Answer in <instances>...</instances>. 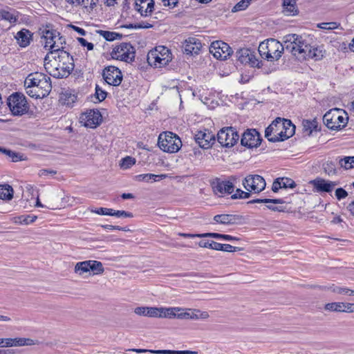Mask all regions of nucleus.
<instances>
[{"label":"nucleus","mask_w":354,"mask_h":354,"mask_svg":"<svg viewBox=\"0 0 354 354\" xmlns=\"http://www.w3.org/2000/svg\"><path fill=\"white\" fill-rule=\"evenodd\" d=\"M209 52L216 59H226L232 55V50L227 43L222 41H215L211 44Z\"/></svg>","instance_id":"obj_14"},{"label":"nucleus","mask_w":354,"mask_h":354,"mask_svg":"<svg viewBox=\"0 0 354 354\" xmlns=\"http://www.w3.org/2000/svg\"><path fill=\"white\" fill-rule=\"evenodd\" d=\"M281 118H277L266 129L265 137L270 141V138L277 137L279 131L281 129Z\"/></svg>","instance_id":"obj_30"},{"label":"nucleus","mask_w":354,"mask_h":354,"mask_svg":"<svg viewBox=\"0 0 354 354\" xmlns=\"http://www.w3.org/2000/svg\"><path fill=\"white\" fill-rule=\"evenodd\" d=\"M200 237L201 238L212 237V238L218 239H223V234H219V233H216V232L204 233V234H201Z\"/></svg>","instance_id":"obj_56"},{"label":"nucleus","mask_w":354,"mask_h":354,"mask_svg":"<svg viewBox=\"0 0 354 354\" xmlns=\"http://www.w3.org/2000/svg\"><path fill=\"white\" fill-rule=\"evenodd\" d=\"M167 177V174L156 175L152 174H140L136 176V179L138 181H145L149 182L150 180L153 181H159L163 180Z\"/></svg>","instance_id":"obj_38"},{"label":"nucleus","mask_w":354,"mask_h":354,"mask_svg":"<svg viewBox=\"0 0 354 354\" xmlns=\"http://www.w3.org/2000/svg\"><path fill=\"white\" fill-rule=\"evenodd\" d=\"M158 145L165 152L176 153L180 149L182 142L176 134L167 131L159 135Z\"/></svg>","instance_id":"obj_7"},{"label":"nucleus","mask_w":354,"mask_h":354,"mask_svg":"<svg viewBox=\"0 0 354 354\" xmlns=\"http://www.w3.org/2000/svg\"><path fill=\"white\" fill-rule=\"evenodd\" d=\"M348 196V193L343 188H337L335 190V196L338 200L346 198Z\"/></svg>","instance_id":"obj_57"},{"label":"nucleus","mask_w":354,"mask_h":354,"mask_svg":"<svg viewBox=\"0 0 354 354\" xmlns=\"http://www.w3.org/2000/svg\"><path fill=\"white\" fill-rule=\"evenodd\" d=\"M37 218V216L35 215H21L15 217L14 222L19 224L28 225L34 223Z\"/></svg>","instance_id":"obj_40"},{"label":"nucleus","mask_w":354,"mask_h":354,"mask_svg":"<svg viewBox=\"0 0 354 354\" xmlns=\"http://www.w3.org/2000/svg\"><path fill=\"white\" fill-rule=\"evenodd\" d=\"M138 353L149 352L151 353L156 354H198L197 351H172V350H147V349H138L133 348L131 350Z\"/></svg>","instance_id":"obj_31"},{"label":"nucleus","mask_w":354,"mask_h":354,"mask_svg":"<svg viewBox=\"0 0 354 354\" xmlns=\"http://www.w3.org/2000/svg\"><path fill=\"white\" fill-rule=\"evenodd\" d=\"M171 59V53L169 50L161 46L151 50L147 55L148 63L156 68H161L167 65Z\"/></svg>","instance_id":"obj_6"},{"label":"nucleus","mask_w":354,"mask_h":354,"mask_svg":"<svg viewBox=\"0 0 354 354\" xmlns=\"http://www.w3.org/2000/svg\"><path fill=\"white\" fill-rule=\"evenodd\" d=\"M344 302H331L324 305V310L332 313H343Z\"/></svg>","instance_id":"obj_39"},{"label":"nucleus","mask_w":354,"mask_h":354,"mask_svg":"<svg viewBox=\"0 0 354 354\" xmlns=\"http://www.w3.org/2000/svg\"><path fill=\"white\" fill-rule=\"evenodd\" d=\"M283 12L287 16H295L299 13L296 0H283Z\"/></svg>","instance_id":"obj_32"},{"label":"nucleus","mask_w":354,"mask_h":354,"mask_svg":"<svg viewBox=\"0 0 354 354\" xmlns=\"http://www.w3.org/2000/svg\"><path fill=\"white\" fill-rule=\"evenodd\" d=\"M14 190L12 186L4 184L0 185V199L10 201L13 198Z\"/></svg>","instance_id":"obj_36"},{"label":"nucleus","mask_w":354,"mask_h":354,"mask_svg":"<svg viewBox=\"0 0 354 354\" xmlns=\"http://www.w3.org/2000/svg\"><path fill=\"white\" fill-rule=\"evenodd\" d=\"M286 50L290 52L299 61L313 59L321 60L326 50L323 45H310L307 44L301 36L296 34L287 35Z\"/></svg>","instance_id":"obj_1"},{"label":"nucleus","mask_w":354,"mask_h":354,"mask_svg":"<svg viewBox=\"0 0 354 354\" xmlns=\"http://www.w3.org/2000/svg\"><path fill=\"white\" fill-rule=\"evenodd\" d=\"M135 48L129 43H121L113 48L111 53V57L115 59L131 62L135 58Z\"/></svg>","instance_id":"obj_10"},{"label":"nucleus","mask_w":354,"mask_h":354,"mask_svg":"<svg viewBox=\"0 0 354 354\" xmlns=\"http://www.w3.org/2000/svg\"><path fill=\"white\" fill-rule=\"evenodd\" d=\"M73 59L66 51H61L58 55H46L44 67L46 71L56 78L68 77L73 70Z\"/></svg>","instance_id":"obj_2"},{"label":"nucleus","mask_w":354,"mask_h":354,"mask_svg":"<svg viewBox=\"0 0 354 354\" xmlns=\"http://www.w3.org/2000/svg\"><path fill=\"white\" fill-rule=\"evenodd\" d=\"M107 93L102 90L98 85L95 86V95L97 99L98 102H102L105 100L106 97Z\"/></svg>","instance_id":"obj_50"},{"label":"nucleus","mask_w":354,"mask_h":354,"mask_svg":"<svg viewBox=\"0 0 354 354\" xmlns=\"http://www.w3.org/2000/svg\"><path fill=\"white\" fill-rule=\"evenodd\" d=\"M100 35H102L107 41H113L117 39H120L122 35L114 32L98 30Z\"/></svg>","instance_id":"obj_43"},{"label":"nucleus","mask_w":354,"mask_h":354,"mask_svg":"<svg viewBox=\"0 0 354 354\" xmlns=\"http://www.w3.org/2000/svg\"><path fill=\"white\" fill-rule=\"evenodd\" d=\"M281 129H284L283 130L285 133L283 138H289L292 137L295 133V125L290 120L287 119H281Z\"/></svg>","instance_id":"obj_37"},{"label":"nucleus","mask_w":354,"mask_h":354,"mask_svg":"<svg viewBox=\"0 0 354 354\" xmlns=\"http://www.w3.org/2000/svg\"><path fill=\"white\" fill-rule=\"evenodd\" d=\"M241 249L239 248L234 247L230 244H222V247L219 251H225L227 252H233L236 251H239Z\"/></svg>","instance_id":"obj_54"},{"label":"nucleus","mask_w":354,"mask_h":354,"mask_svg":"<svg viewBox=\"0 0 354 354\" xmlns=\"http://www.w3.org/2000/svg\"><path fill=\"white\" fill-rule=\"evenodd\" d=\"M317 192H330L337 184L335 182L317 178L310 182Z\"/></svg>","instance_id":"obj_27"},{"label":"nucleus","mask_w":354,"mask_h":354,"mask_svg":"<svg viewBox=\"0 0 354 354\" xmlns=\"http://www.w3.org/2000/svg\"><path fill=\"white\" fill-rule=\"evenodd\" d=\"M339 165L346 169L354 168V156H346L339 161Z\"/></svg>","instance_id":"obj_42"},{"label":"nucleus","mask_w":354,"mask_h":354,"mask_svg":"<svg viewBox=\"0 0 354 354\" xmlns=\"http://www.w3.org/2000/svg\"><path fill=\"white\" fill-rule=\"evenodd\" d=\"M77 41L82 46L86 47L88 50L93 49V44L92 43L88 42L85 39L82 37H78Z\"/></svg>","instance_id":"obj_58"},{"label":"nucleus","mask_w":354,"mask_h":354,"mask_svg":"<svg viewBox=\"0 0 354 354\" xmlns=\"http://www.w3.org/2000/svg\"><path fill=\"white\" fill-rule=\"evenodd\" d=\"M0 19L14 23L17 21L16 17L11 12L6 10L0 11Z\"/></svg>","instance_id":"obj_46"},{"label":"nucleus","mask_w":354,"mask_h":354,"mask_svg":"<svg viewBox=\"0 0 354 354\" xmlns=\"http://www.w3.org/2000/svg\"><path fill=\"white\" fill-rule=\"evenodd\" d=\"M15 39L21 47H26L32 40V34L28 30L22 29L17 33Z\"/></svg>","instance_id":"obj_33"},{"label":"nucleus","mask_w":354,"mask_h":354,"mask_svg":"<svg viewBox=\"0 0 354 354\" xmlns=\"http://www.w3.org/2000/svg\"><path fill=\"white\" fill-rule=\"evenodd\" d=\"M302 125L304 132L306 133L308 136H310L313 131V128L314 127L313 122L310 120H304Z\"/></svg>","instance_id":"obj_51"},{"label":"nucleus","mask_w":354,"mask_h":354,"mask_svg":"<svg viewBox=\"0 0 354 354\" xmlns=\"http://www.w3.org/2000/svg\"><path fill=\"white\" fill-rule=\"evenodd\" d=\"M348 120L347 113L339 109L330 110L323 117L324 124L332 130H338L344 127Z\"/></svg>","instance_id":"obj_5"},{"label":"nucleus","mask_w":354,"mask_h":354,"mask_svg":"<svg viewBox=\"0 0 354 354\" xmlns=\"http://www.w3.org/2000/svg\"><path fill=\"white\" fill-rule=\"evenodd\" d=\"M194 139L200 147L206 149L213 145L215 141V136L208 129H204L203 131H197L194 135Z\"/></svg>","instance_id":"obj_18"},{"label":"nucleus","mask_w":354,"mask_h":354,"mask_svg":"<svg viewBox=\"0 0 354 354\" xmlns=\"http://www.w3.org/2000/svg\"><path fill=\"white\" fill-rule=\"evenodd\" d=\"M82 119L84 120L86 127L95 128L100 124L102 115L97 110H88L82 116Z\"/></svg>","instance_id":"obj_20"},{"label":"nucleus","mask_w":354,"mask_h":354,"mask_svg":"<svg viewBox=\"0 0 354 354\" xmlns=\"http://www.w3.org/2000/svg\"><path fill=\"white\" fill-rule=\"evenodd\" d=\"M261 138L259 132L255 129L248 130L242 136L241 145L249 148L257 147L260 145Z\"/></svg>","instance_id":"obj_19"},{"label":"nucleus","mask_w":354,"mask_h":354,"mask_svg":"<svg viewBox=\"0 0 354 354\" xmlns=\"http://www.w3.org/2000/svg\"><path fill=\"white\" fill-rule=\"evenodd\" d=\"M102 76L105 82L111 86H118L122 80V75L120 70L114 66L106 67L103 70Z\"/></svg>","instance_id":"obj_15"},{"label":"nucleus","mask_w":354,"mask_h":354,"mask_svg":"<svg viewBox=\"0 0 354 354\" xmlns=\"http://www.w3.org/2000/svg\"><path fill=\"white\" fill-rule=\"evenodd\" d=\"M209 315L207 311H201L198 309H189L187 312L176 313V317L178 319H207Z\"/></svg>","instance_id":"obj_22"},{"label":"nucleus","mask_w":354,"mask_h":354,"mask_svg":"<svg viewBox=\"0 0 354 354\" xmlns=\"http://www.w3.org/2000/svg\"><path fill=\"white\" fill-rule=\"evenodd\" d=\"M136 29L138 28H149L153 27V24L147 23V22H140L135 24L134 26Z\"/></svg>","instance_id":"obj_61"},{"label":"nucleus","mask_w":354,"mask_h":354,"mask_svg":"<svg viewBox=\"0 0 354 354\" xmlns=\"http://www.w3.org/2000/svg\"><path fill=\"white\" fill-rule=\"evenodd\" d=\"M8 106L14 115H22L28 110L26 97L19 93H15L7 100Z\"/></svg>","instance_id":"obj_8"},{"label":"nucleus","mask_w":354,"mask_h":354,"mask_svg":"<svg viewBox=\"0 0 354 354\" xmlns=\"http://www.w3.org/2000/svg\"><path fill=\"white\" fill-rule=\"evenodd\" d=\"M90 271L92 272L93 275L102 274L104 272V268L102 262L95 260L80 261L75 266L74 272L79 275Z\"/></svg>","instance_id":"obj_11"},{"label":"nucleus","mask_w":354,"mask_h":354,"mask_svg":"<svg viewBox=\"0 0 354 354\" xmlns=\"http://www.w3.org/2000/svg\"><path fill=\"white\" fill-rule=\"evenodd\" d=\"M340 24L337 22H324L317 24V27L324 30H334L339 28Z\"/></svg>","instance_id":"obj_45"},{"label":"nucleus","mask_w":354,"mask_h":354,"mask_svg":"<svg viewBox=\"0 0 354 354\" xmlns=\"http://www.w3.org/2000/svg\"><path fill=\"white\" fill-rule=\"evenodd\" d=\"M70 26L80 35L84 36L86 35V31L83 28L75 26L74 25H71Z\"/></svg>","instance_id":"obj_63"},{"label":"nucleus","mask_w":354,"mask_h":354,"mask_svg":"<svg viewBox=\"0 0 354 354\" xmlns=\"http://www.w3.org/2000/svg\"><path fill=\"white\" fill-rule=\"evenodd\" d=\"M92 212H94L95 214H100V215H109L110 216L111 214V209L110 208H105V207H100L96 209H92Z\"/></svg>","instance_id":"obj_53"},{"label":"nucleus","mask_w":354,"mask_h":354,"mask_svg":"<svg viewBox=\"0 0 354 354\" xmlns=\"http://www.w3.org/2000/svg\"><path fill=\"white\" fill-rule=\"evenodd\" d=\"M283 129H281V130L279 131L278 136L273 137L272 138H270V142H279V141H283V140L288 139V138H283L284 134H285Z\"/></svg>","instance_id":"obj_55"},{"label":"nucleus","mask_w":354,"mask_h":354,"mask_svg":"<svg viewBox=\"0 0 354 354\" xmlns=\"http://www.w3.org/2000/svg\"><path fill=\"white\" fill-rule=\"evenodd\" d=\"M164 6H169L171 8L175 7L178 3V0H162Z\"/></svg>","instance_id":"obj_62"},{"label":"nucleus","mask_w":354,"mask_h":354,"mask_svg":"<svg viewBox=\"0 0 354 354\" xmlns=\"http://www.w3.org/2000/svg\"><path fill=\"white\" fill-rule=\"evenodd\" d=\"M25 84L35 86L39 89H42L48 95L52 89L50 78L41 73H34L29 74L26 80Z\"/></svg>","instance_id":"obj_9"},{"label":"nucleus","mask_w":354,"mask_h":354,"mask_svg":"<svg viewBox=\"0 0 354 354\" xmlns=\"http://www.w3.org/2000/svg\"><path fill=\"white\" fill-rule=\"evenodd\" d=\"M287 35L284 37L283 44L274 39H268L259 44L258 51L261 57L268 61L278 60L284 50H286Z\"/></svg>","instance_id":"obj_3"},{"label":"nucleus","mask_w":354,"mask_h":354,"mask_svg":"<svg viewBox=\"0 0 354 354\" xmlns=\"http://www.w3.org/2000/svg\"><path fill=\"white\" fill-rule=\"evenodd\" d=\"M238 61L241 64H248L252 67H260V62L256 57L255 52L249 48H241L236 53Z\"/></svg>","instance_id":"obj_17"},{"label":"nucleus","mask_w":354,"mask_h":354,"mask_svg":"<svg viewBox=\"0 0 354 354\" xmlns=\"http://www.w3.org/2000/svg\"><path fill=\"white\" fill-rule=\"evenodd\" d=\"M64 44H65V40L59 35L58 37H56L53 43L49 46V50L50 51L47 55H53V56L58 55L59 52L64 51L63 50L64 48Z\"/></svg>","instance_id":"obj_34"},{"label":"nucleus","mask_w":354,"mask_h":354,"mask_svg":"<svg viewBox=\"0 0 354 354\" xmlns=\"http://www.w3.org/2000/svg\"><path fill=\"white\" fill-rule=\"evenodd\" d=\"M248 204L254 203H266V207L274 212H283L284 208L281 206H276L277 204H283L284 201L283 199H268V198H257L248 202Z\"/></svg>","instance_id":"obj_23"},{"label":"nucleus","mask_w":354,"mask_h":354,"mask_svg":"<svg viewBox=\"0 0 354 354\" xmlns=\"http://www.w3.org/2000/svg\"><path fill=\"white\" fill-rule=\"evenodd\" d=\"M136 159L131 156H127L122 159L120 167L123 169H129L136 164Z\"/></svg>","instance_id":"obj_44"},{"label":"nucleus","mask_w":354,"mask_h":354,"mask_svg":"<svg viewBox=\"0 0 354 354\" xmlns=\"http://www.w3.org/2000/svg\"><path fill=\"white\" fill-rule=\"evenodd\" d=\"M346 209L348 210L351 214L354 216V201L349 203L347 205Z\"/></svg>","instance_id":"obj_64"},{"label":"nucleus","mask_w":354,"mask_h":354,"mask_svg":"<svg viewBox=\"0 0 354 354\" xmlns=\"http://www.w3.org/2000/svg\"><path fill=\"white\" fill-rule=\"evenodd\" d=\"M315 287L320 290H329L338 295L354 296V290L350 289L347 287L339 286L335 283H331L328 286H316Z\"/></svg>","instance_id":"obj_21"},{"label":"nucleus","mask_w":354,"mask_h":354,"mask_svg":"<svg viewBox=\"0 0 354 354\" xmlns=\"http://www.w3.org/2000/svg\"><path fill=\"white\" fill-rule=\"evenodd\" d=\"M134 7L142 16H148L153 10L154 2L153 0H136Z\"/></svg>","instance_id":"obj_26"},{"label":"nucleus","mask_w":354,"mask_h":354,"mask_svg":"<svg viewBox=\"0 0 354 354\" xmlns=\"http://www.w3.org/2000/svg\"><path fill=\"white\" fill-rule=\"evenodd\" d=\"M181 309L178 307H151L139 306L134 308V313L139 316L148 317L151 318H169L172 319L176 317V313Z\"/></svg>","instance_id":"obj_4"},{"label":"nucleus","mask_w":354,"mask_h":354,"mask_svg":"<svg viewBox=\"0 0 354 354\" xmlns=\"http://www.w3.org/2000/svg\"><path fill=\"white\" fill-rule=\"evenodd\" d=\"M24 86L26 88V93L31 97H35L36 99L44 98L48 95L46 92H43L41 91L42 89H39L35 86L30 85L29 86L28 84H24Z\"/></svg>","instance_id":"obj_35"},{"label":"nucleus","mask_w":354,"mask_h":354,"mask_svg":"<svg viewBox=\"0 0 354 354\" xmlns=\"http://www.w3.org/2000/svg\"><path fill=\"white\" fill-rule=\"evenodd\" d=\"M214 193L218 196H223L225 194H230L233 192L234 186L232 181L222 180L216 178L211 183Z\"/></svg>","instance_id":"obj_16"},{"label":"nucleus","mask_w":354,"mask_h":354,"mask_svg":"<svg viewBox=\"0 0 354 354\" xmlns=\"http://www.w3.org/2000/svg\"><path fill=\"white\" fill-rule=\"evenodd\" d=\"M250 197V194L249 192H244L240 189H237L236 190V193L232 195V199L237 198H249Z\"/></svg>","instance_id":"obj_52"},{"label":"nucleus","mask_w":354,"mask_h":354,"mask_svg":"<svg viewBox=\"0 0 354 354\" xmlns=\"http://www.w3.org/2000/svg\"><path fill=\"white\" fill-rule=\"evenodd\" d=\"M243 185L246 190L258 194L265 189L266 183L262 176L250 174L243 179Z\"/></svg>","instance_id":"obj_13"},{"label":"nucleus","mask_w":354,"mask_h":354,"mask_svg":"<svg viewBox=\"0 0 354 354\" xmlns=\"http://www.w3.org/2000/svg\"><path fill=\"white\" fill-rule=\"evenodd\" d=\"M281 183L282 188H294L296 187V183L293 180L289 178H281Z\"/></svg>","instance_id":"obj_49"},{"label":"nucleus","mask_w":354,"mask_h":354,"mask_svg":"<svg viewBox=\"0 0 354 354\" xmlns=\"http://www.w3.org/2000/svg\"><path fill=\"white\" fill-rule=\"evenodd\" d=\"M343 313H354V303L344 302Z\"/></svg>","instance_id":"obj_59"},{"label":"nucleus","mask_w":354,"mask_h":354,"mask_svg":"<svg viewBox=\"0 0 354 354\" xmlns=\"http://www.w3.org/2000/svg\"><path fill=\"white\" fill-rule=\"evenodd\" d=\"M250 4V3L248 0H241L233 7L232 12L244 10Z\"/></svg>","instance_id":"obj_47"},{"label":"nucleus","mask_w":354,"mask_h":354,"mask_svg":"<svg viewBox=\"0 0 354 354\" xmlns=\"http://www.w3.org/2000/svg\"><path fill=\"white\" fill-rule=\"evenodd\" d=\"M41 42L44 43V48L49 50V46L53 43L56 37L59 35V32L55 30L48 29L47 26L46 28L39 29Z\"/></svg>","instance_id":"obj_24"},{"label":"nucleus","mask_w":354,"mask_h":354,"mask_svg":"<svg viewBox=\"0 0 354 354\" xmlns=\"http://www.w3.org/2000/svg\"><path fill=\"white\" fill-rule=\"evenodd\" d=\"M198 245L201 248H210L218 251L222 247V243L213 241L201 240L198 242Z\"/></svg>","instance_id":"obj_41"},{"label":"nucleus","mask_w":354,"mask_h":354,"mask_svg":"<svg viewBox=\"0 0 354 354\" xmlns=\"http://www.w3.org/2000/svg\"><path fill=\"white\" fill-rule=\"evenodd\" d=\"M202 47L200 41L194 37H189L185 40L183 48L187 54H198Z\"/></svg>","instance_id":"obj_29"},{"label":"nucleus","mask_w":354,"mask_h":354,"mask_svg":"<svg viewBox=\"0 0 354 354\" xmlns=\"http://www.w3.org/2000/svg\"><path fill=\"white\" fill-rule=\"evenodd\" d=\"M213 220L216 223L230 225L239 224L241 217L234 214H217L214 216Z\"/></svg>","instance_id":"obj_28"},{"label":"nucleus","mask_w":354,"mask_h":354,"mask_svg":"<svg viewBox=\"0 0 354 354\" xmlns=\"http://www.w3.org/2000/svg\"><path fill=\"white\" fill-rule=\"evenodd\" d=\"M37 344V341L30 338L26 337H15V338H6V347H18L25 346H33Z\"/></svg>","instance_id":"obj_25"},{"label":"nucleus","mask_w":354,"mask_h":354,"mask_svg":"<svg viewBox=\"0 0 354 354\" xmlns=\"http://www.w3.org/2000/svg\"><path fill=\"white\" fill-rule=\"evenodd\" d=\"M281 181V178H278L273 182L272 190L274 192H277L279 190V189H282Z\"/></svg>","instance_id":"obj_60"},{"label":"nucleus","mask_w":354,"mask_h":354,"mask_svg":"<svg viewBox=\"0 0 354 354\" xmlns=\"http://www.w3.org/2000/svg\"><path fill=\"white\" fill-rule=\"evenodd\" d=\"M239 136L232 127H225L217 133V140L222 147H232L238 141Z\"/></svg>","instance_id":"obj_12"},{"label":"nucleus","mask_w":354,"mask_h":354,"mask_svg":"<svg viewBox=\"0 0 354 354\" xmlns=\"http://www.w3.org/2000/svg\"><path fill=\"white\" fill-rule=\"evenodd\" d=\"M110 216L128 218H132L133 216L131 212H126L124 210H113V209H111V214Z\"/></svg>","instance_id":"obj_48"}]
</instances>
